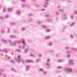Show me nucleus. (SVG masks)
Listing matches in <instances>:
<instances>
[{
  "instance_id": "nucleus-1",
  "label": "nucleus",
  "mask_w": 77,
  "mask_h": 77,
  "mask_svg": "<svg viewBox=\"0 0 77 77\" xmlns=\"http://www.w3.org/2000/svg\"><path fill=\"white\" fill-rule=\"evenodd\" d=\"M64 71L65 72H71L72 71V69L71 68H66L64 69Z\"/></svg>"
},
{
  "instance_id": "nucleus-2",
  "label": "nucleus",
  "mask_w": 77,
  "mask_h": 77,
  "mask_svg": "<svg viewBox=\"0 0 77 77\" xmlns=\"http://www.w3.org/2000/svg\"><path fill=\"white\" fill-rule=\"evenodd\" d=\"M9 42L10 43V44L11 45V46H14V45H15V44H16V42H17V41H15V42H14L13 43V44L12 43V42H11V40H9Z\"/></svg>"
},
{
  "instance_id": "nucleus-3",
  "label": "nucleus",
  "mask_w": 77,
  "mask_h": 77,
  "mask_svg": "<svg viewBox=\"0 0 77 77\" xmlns=\"http://www.w3.org/2000/svg\"><path fill=\"white\" fill-rule=\"evenodd\" d=\"M69 64L71 65H74V63L73 62V61L71 59H70L69 60Z\"/></svg>"
},
{
  "instance_id": "nucleus-4",
  "label": "nucleus",
  "mask_w": 77,
  "mask_h": 77,
  "mask_svg": "<svg viewBox=\"0 0 77 77\" xmlns=\"http://www.w3.org/2000/svg\"><path fill=\"white\" fill-rule=\"evenodd\" d=\"M47 5H48V3L46 2L45 3V5H43V7L45 8H47L48 7V6H47Z\"/></svg>"
},
{
  "instance_id": "nucleus-5",
  "label": "nucleus",
  "mask_w": 77,
  "mask_h": 77,
  "mask_svg": "<svg viewBox=\"0 0 77 77\" xmlns=\"http://www.w3.org/2000/svg\"><path fill=\"white\" fill-rule=\"evenodd\" d=\"M8 51V49H3V50H1L0 49V52H1V51H5L6 53H7V51Z\"/></svg>"
},
{
  "instance_id": "nucleus-6",
  "label": "nucleus",
  "mask_w": 77,
  "mask_h": 77,
  "mask_svg": "<svg viewBox=\"0 0 77 77\" xmlns=\"http://www.w3.org/2000/svg\"><path fill=\"white\" fill-rule=\"evenodd\" d=\"M19 47L20 49H21V48H22V49H24V48H25V46L24 45L22 46L21 47L20 46V45H19Z\"/></svg>"
},
{
  "instance_id": "nucleus-7",
  "label": "nucleus",
  "mask_w": 77,
  "mask_h": 77,
  "mask_svg": "<svg viewBox=\"0 0 77 77\" xmlns=\"http://www.w3.org/2000/svg\"><path fill=\"white\" fill-rule=\"evenodd\" d=\"M10 37L11 38H16L17 36L11 35L10 36Z\"/></svg>"
},
{
  "instance_id": "nucleus-8",
  "label": "nucleus",
  "mask_w": 77,
  "mask_h": 77,
  "mask_svg": "<svg viewBox=\"0 0 77 77\" xmlns=\"http://www.w3.org/2000/svg\"><path fill=\"white\" fill-rule=\"evenodd\" d=\"M20 55L18 56V57L17 58V59L18 60H17V62H18V63H20Z\"/></svg>"
},
{
  "instance_id": "nucleus-9",
  "label": "nucleus",
  "mask_w": 77,
  "mask_h": 77,
  "mask_svg": "<svg viewBox=\"0 0 77 77\" xmlns=\"http://www.w3.org/2000/svg\"><path fill=\"white\" fill-rule=\"evenodd\" d=\"M75 24V22H72L70 25V27H72V26H74V24Z\"/></svg>"
},
{
  "instance_id": "nucleus-10",
  "label": "nucleus",
  "mask_w": 77,
  "mask_h": 77,
  "mask_svg": "<svg viewBox=\"0 0 77 77\" xmlns=\"http://www.w3.org/2000/svg\"><path fill=\"white\" fill-rule=\"evenodd\" d=\"M30 67V66L27 65L26 66V71H28V70H29V68Z\"/></svg>"
},
{
  "instance_id": "nucleus-11",
  "label": "nucleus",
  "mask_w": 77,
  "mask_h": 77,
  "mask_svg": "<svg viewBox=\"0 0 77 77\" xmlns=\"http://www.w3.org/2000/svg\"><path fill=\"white\" fill-rule=\"evenodd\" d=\"M42 27H43V28H44L45 29H47L48 28L47 26L44 25L42 26Z\"/></svg>"
},
{
  "instance_id": "nucleus-12",
  "label": "nucleus",
  "mask_w": 77,
  "mask_h": 77,
  "mask_svg": "<svg viewBox=\"0 0 77 77\" xmlns=\"http://www.w3.org/2000/svg\"><path fill=\"white\" fill-rule=\"evenodd\" d=\"M23 44V45H26V43H25V42H24V39H22L21 40Z\"/></svg>"
},
{
  "instance_id": "nucleus-13",
  "label": "nucleus",
  "mask_w": 77,
  "mask_h": 77,
  "mask_svg": "<svg viewBox=\"0 0 77 77\" xmlns=\"http://www.w3.org/2000/svg\"><path fill=\"white\" fill-rule=\"evenodd\" d=\"M39 71L41 72H44V69L42 68H40L39 69Z\"/></svg>"
},
{
  "instance_id": "nucleus-14",
  "label": "nucleus",
  "mask_w": 77,
  "mask_h": 77,
  "mask_svg": "<svg viewBox=\"0 0 77 77\" xmlns=\"http://www.w3.org/2000/svg\"><path fill=\"white\" fill-rule=\"evenodd\" d=\"M48 45L49 47H51V46L53 45V44L50 42H49V44H48Z\"/></svg>"
},
{
  "instance_id": "nucleus-15",
  "label": "nucleus",
  "mask_w": 77,
  "mask_h": 77,
  "mask_svg": "<svg viewBox=\"0 0 77 77\" xmlns=\"http://www.w3.org/2000/svg\"><path fill=\"white\" fill-rule=\"evenodd\" d=\"M50 38H51V37H50V36H47L45 38V39L48 40L50 39Z\"/></svg>"
},
{
  "instance_id": "nucleus-16",
  "label": "nucleus",
  "mask_w": 77,
  "mask_h": 77,
  "mask_svg": "<svg viewBox=\"0 0 77 77\" xmlns=\"http://www.w3.org/2000/svg\"><path fill=\"white\" fill-rule=\"evenodd\" d=\"M55 14L56 15H57L58 16V15H59V11H56L55 13Z\"/></svg>"
},
{
  "instance_id": "nucleus-17",
  "label": "nucleus",
  "mask_w": 77,
  "mask_h": 77,
  "mask_svg": "<svg viewBox=\"0 0 77 77\" xmlns=\"http://www.w3.org/2000/svg\"><path fill=\"white\" fill-rule=\"evenodd\" d=\"M71 50H74V51H77V48H72L71 49Z\"/></svg>"
},
{
  "instance_id": "nucleus-18",
  "label": "nucleus",
  "mask_w": 77,
  "mask_h": 77,
  "mask_svg": "<svg viewBox=\"0 0 77 77\" xmlns=\"http://www.w3.org/2000/svg\"><path fill=\"white\" fill-rule=\"evenodd\" d=\"M2 41L3 42H4V43H5V44H6V43H7V41H6V40L3 39L2 40Z\"/></svg>"
},
{
  "instance_id": "nucleus-19",
  "label": "nucleus",
  "mask_w": 77,
  "mask_h": 77,
  "mask_svg": "<svg viewBox=\"0 0 77 77\" xmlns=\"http://www.w3.org/2000/svg\"><path fill=\"white\" fill-rule=\"evenodd\" d=\"M26 62L27 63H30L31 62H32V61L31 60H27L26 61Z\"/></svg>"
},
{
  "instance_id": "nucleus-20",
  "label": "nucleus",
  "mask_w": 77,
  "mask_h": 77,
  "mask_svg": "<svg viewBox=\"0 0 77 77\" xmlns=\"http://www.w3.org/2000/svg\"><path fill=\"white\" fill-rule=\"evenodd\" d=\"M8 11L9 12H12V8H8Z\"/></svg>"
},
{
  "instance_id": "nucleus-21",
  "label": "nucleus",
  "mask_w": 77,
  "mask_h": 77,
  "mask_svg": "<svg viewBox=\"0 0 77 77\" xmlns=\"http://www.w3.org/2000/svg\"><path fill=\"white\" fill-rule=\"evenodd\" d=\"M59 12H62L63 13H64V11H63V10L60 9L59 10Z\"/></svg>"
},
{
  "instance_id": "nucleus-22",
  "label": "nucleus",
  "mask_w": 77,
  "mask_h": 77,
  "mask_svg": "<svg viewBox=\"0 0 77 77\" xmlns=\"http://www.w3.org/2000/svg\"><path fill=\"white\" fill-rule=\"evenodd\" d=\"M65 49L67 50H69V47L68 46H66L65 47Z\"/></svg>"
},
{
  "instance_id": "nucleus-23",
  "label": "nucleus",
  "mask_w": 77,
  "mask_h": 77,
  "mask_svg": "<svg viewBox=\"0 0 77 77\" xmlns=\"http://www.w3.org/2000/svg\"><path fill=\"white\" fill-rule=\"evenodd\" d=\"M46 66H50V63H46Z\"/></svg>"
},
{
  "instance_id": "nucleus-24",
  "label": "nucleus",
  "mask_w": 77,
  "mask_h": 77,
  "mask_svg": "<svg viewBox=\"0 0 77 77\" xmlns=\"http://www.w3.org/2000/svg\"><path fill=\"white\" fill-rule=\"evenodd\" d=\"M17 15H20L21 14V13H20V12L19 11H17Z\"/></svg>"
},
{
  "instance_id": "nucleus-25",
  "label": "nucleus",
  "mask_w": 77,
  "mask_h": 77,
  "mask_svg": "<svg viewBox=\"0 0 77 77\" xmlns=\"http://www.w3.org/2000/svg\"><path fill=\"white\" fill-rule=\"evenodd\" d=\"M40 61H41V59H39L36 61V62L38 63V62H40Z\"/></svg>"
},
{
  "instance_id": "nucleus-26",
  "label": "nucleus",
  "mask_w": 77,
  "mask_h": 77,
  "mask_svg": "<svg viewBox=\"0 0 77 77\" xmlns=\"http://www.w3.org/2000/svg\"><path fill=\"white\" fill-rule=\"evenodd\" d=\"M11 70L12 71H13V72H16V71H15V69L13 68H11Z\"/></svg>"
},
{
  "instance_id": "nucleus-27",
  "label": "nucleus",
  "mask_w": 77,
  "mask_h": 77,
  "mask_svg": "<svg viewBox=\"0 0 77 77\" xmlns=\"http://www.w3.org/2000/svg\"><path fill=\"white\" fill-rule=\"evenodd\" d=\"M6 12V8H4L3 9L2 11V12Z\"/></svg>"
},
{
  "instance_id": "nucleus-28",
  "label": "nucleus",
  "mask_w": 77,
  "mask_h": 77,
  "mask_svg": "<svg viewBox=\"0 0 77 77\" xmlns=\"http://www.w3.org/2000/svg\"><path fill=\"white\" fill-rule=\"evenodd\" d=\"M10 24L11 25H15V23L14 22H11Z\"/></svg>"
},
{
  "instance_id": "nucleus-29",
  "label": "nucleus",
  "mask_w": 77,
  "mask_h": 77,
  "mask_svg": "<svg viewBox=\"0 0 77 77\" xmlns=\"http://www.w3.org/2000/svg\"><path fill=\"white\" fill-rule=\"evenodd\" d=\"M53 21V20L51 19H48L47 20V21Z\"/></svg>"
},
{
  "instance_id": "nucleus-30",
  "label": "nucleus",
  "mask_w": 77,
  "mask_h": 77,
  "mask_svg": "<svg viewBox=\"0 0 77 77\" xmlns=\"http://www.w3.org/2000/svg\"><path fill=\"white\" fill-rule=\"evenodd\" d=\"M47 63H49L50 62V58L48 59H47Z\"/></svg>"
},
{
  "instance_id": "nucleus-31",
  "label": "nucleus",
  "mask_w": 77,
  "mask_h": 77,
  "mask_svg": "<svg viewBox=\"0 0 77 77\" xmlns=\"http://www.w3.org/2000/svg\"><path fill=\"white\" fill-rule=\"evenodd\" d=\"M35 6H36V7H37V8H38V7H39V4H36L35 5Z\"/></svg>"
},
{
  "instance_id": "nucleus-32",
  "label": "nucleus",
  "mask_w": 77,
  "mask_h": 77,
  "mask_svg": "<svg viewBox=\"0 0 77 77\" xmlns=\"http://www.w3.org/2000/svg\"><path fill=\"white\" fill-rule=\"evenodd\" d=\"M70 38H72V39H74V35H70Z\"/></svg>"
},
{
  "instance_id": "nucleus-33",
  "label": "nucleus",
  "mask_w": 77,
  "mask_h": 77,
  "mask_svg": "<svg viewBox=\"0 0 77 77\" xmlns=\"http://www.w3.org/2000/svg\"><path fill=\"white\" fill-rule=\"evenodd\" d=\"M21 2H22L23 3H24L26 2V0H20Z\"/></svg>"
},
{
  "instance_id": "nucleus-34",
  "label": "nucleus",
  "mask_w": 77,
  "mask_h": 77,
  "mask_svg": "<svg viewBox=\"0 0 77 77\" xmlns=\"http://www.w3.org/2000/svg\"><path fill=\"white\" fill-rule=\"evenodd\" d=\"M47 74V71L44 72H43L44 75H46V74Z\"/></svg>"
},
{
  "instance_id": "nucleus-35",
  "label": "nucleus",
  "mask_w": 77,
  "mask_h": 77,
  "mask_svg": "<svg viewBox=\"0 0 77 77\" xmlns=\"http://www.w3.org/2000/svg\"><path fill=\"white\" fill-rule=\"evenodd\" d=\"M46 31H47V32H50V31H51L50 30V29H47L46 30Z\"/></svg>"
},
{
  "instance_id": "nucleus-36",
  "label": "nucleus",
  "mask_w": 77,
  "mask_h": 77,
  "mask_svg": "<svg viewBox=\"0 0 77 77\" xmlns=\"http://www.w3.org/2000/svg\"><path fill=\"white\" fill-rule=\"evenodd\" d=\"M27 51H28V49H26L24 51V53H26Z\"/></svg>"
},
{
  "instance_id": "nucleus-37",
  "label": "nucleus",
  "mask_w": 77,
  "mask_h": 77,
  "mask_svg": "<svg viewBox=\"0 0 77 77\" xmlns=\"http://www.w3.org/2000/svg\"><path fill=\"white\" fill-rule=\"evenodd\" d=\"M38 57H42V55L41 54H38Z\"/></svg>"
},
{
  "instance_id": "nucleus-38",
  "label": "nucleus",
  "mask_w": 77,
  "mask_h": 77,
  "mask_svg": "<svg viewBox=\"0 0 77 77\" xmlns=\"http://www.w3.org/2000/svg\"><path fill=\"white\" fill-rule=\"evenodd\" d=\"M3 71H4V70L2 69H0V72H3Z\"/></svg>"
},
{
  "instance_id": "nucleus-39",
  "label": "nucleus",
  "mask_w": 77,
  "mask_h": 77,
  "mask_svg": "<svg viewBox=\"0 0 77 77\" xmlns=\"http://www.w3.org/2000/svg\"><path fill=\"white\" fill-rule=\"evenodd\" d=\"M8 29V31L7 32V33H9V32H10V29H9V28H7Z\"/></svg>"
},
{
  "instance_id": "nucleus-40",
  "label": "nucleus",
  "mask_w": 77,
  "mask_h": 77,
  "mask_svg": "<svg viewBox=\"0 0 77 77\" xmlns=\"http://www.w3.org/2000/svg\"><path fill=\"white\" fill-rule=\"evenodd\" d=\"M41 22L40 21H39L38 22V24L39 25H41Z\"/></svg>"
},
{
  "instance_id": "nucleus-41",
  "label": "nucleus",
  "mask_w": 77,
  "mask_h": 77,
  "mask_svg": "<svg viewBox=\"0 0 77 77\" xmlns=\"http://www.w3.org/2000/svg\"><path fill=\"white\" fill-rule=\"evenodd\" d=\"M67 53L68 54L69 53H71V51H67Z\"/></svg>"
},
{
  "instance_id": "nucleus-42",
  "label": "nucleus",
  "mask_w": 77,
  "mask_h": 77,
  "mask_svg": "<svg viewBox=\"0 0 77 77\" xmlns=\"http://www.w3.org/2000/svg\"><path fill=\"white\" fill-rule=\"evenodd\" d=\"M67 57L68 58H70V54H67Z\"/></svg>"
},
{
  "instance_id": "nucleus-43",
  "label": "nucleus",
  "mask_w": 77,
  "mask_h": 77,
  "mask_svg": "<svg viewBox=\"0 0 77 77\" xmlns=\"http://www.w3.org/2000/svg\"><path fill=\"white\" fill-rule=\"evenodd\" d=\"M32 14L29 13L28 14V16L29 17H31V16H32Z\"/></svg>"
},
{
  "instance_id": "nucleus-44",
  "label": "nucleus",
  "mask_w": 77,
  "mask_h": 77,
  "mask_svg": "<svg viewBox=\"0 0 77 77\" xmlns=\"http://www.w3.org/2000/svg\"><path fill=\"white\" fill-rule=\"evenodd\" d=\"M25 4L22 5L21 6H22V8H24V7H25Z\"/></svg>"
},
{
  "instance_id": "nucleus-45",
  "label": "nucleus",
  "mask_w": 77,
  "mask_h": 77,
  "mask_svg": "<svg viewBox=\"0 0 77 77\" xmlns=\"http://www.w3.org/2000/svg\"><path fill=\"white\" fill-rule=\"evenodd\" d=\"M63 17H64L63 18V20H66L67 19V17L66 16H64Z\"/></svg>"
},
{
  "instance_id": "nucleus-46",
  "label": "nucleus",
  "mask_w": 77,
  "mask_h": 77,
  "mask_svg": "<svg viewBox=\"0 0 77 77\" xmlns=\"http://www.w3.org/2000/svg\"><path fill=\"white\" fill-rule=\"evenodd\" d=\"M22 30L23 31V30H26V28L24 27H23L22 28Z\"/></svg>"
},
{
  "instance_id": "nucleus-47",
  "label": "nucleus",
  "mask_w": 77,
  "mask_h": 77,
  "mask_svg": "<svg viewBox=\"0 0 77 77\" xmlns=\"http://www.w3.org/2000/svg\"><path fill=\"white\" fill-rule=\"evenodd\" d=\"M74 14H75L76 15H77V11L76 10L75 11V12L74 13Z\"/></svg>"
},
{
  "instance_id": "nucleus-48",
  "label": "nucleus",
  "mask_w": 77,
  "mask_h": 77,
  "mask_svg": "<svg viewBox=\"0 0 77 77\" xmlns=\"http://www.w3.org/2000/svg\"><path fill=\"white\" fill-rule=\"evenodd\" d=\"M20 61H21V62H22L23 63H24V60H20Z\"/></svg>"
},
{
  "instance_id": "nucleus-49",
  "label": "nucleus",
  "mask_w": 77,
  "mask_h": 77,
  "mask_svg": "<svg viewBox=\"0 0 77 77\" xmlns=\"http://www.w3.org/2000/svg\"><path fill=\"white\" fill-rule=\"evenodd\" d=\"M30 56H31V57H35V56L33 54H30Z\"/></svg>"
},
{
  "instance_id": "nucleus-50",
  "label": "nucleus",
  "mask_w": 77,
  "mask_h": 77,
  "mask_svg": "<svg viewBox=\"0 0 77 77\" xmlns=\"http://www.w3.org/2000/svg\"><path fill=\"white\" fill-rule=\"evenodd\" d=\"M45 17H50V15L49 14H46Z\"/></svg>"
},
{
  "instance_id": "nucleus-51",
  "label": "nucleus",
  "mask_w": 77,
  "mask_h": 77,
  "mask_svg": "<svg viewBox=\"0 0 77 77\" xmlns=\"http://www.w3.org/2000/svg\"><path fill=\"white\" fill-rule=\"evenodd\" d=\"M11 63H15V62H14V61L12 60H11Z\"/></svg>"
},
{
  "instance_id": "nucleus-52",
  "label": "nucleus",
  "mask_w": 77,
  "mask_h": 77,
  "mask_svg": "<svg viewBox=\"0 0 77 77\" xmlns=\"http://www.w3.org/2000/svg\"><path fill=\"white\" fill-rule=\"evenodd\" d=\"M54 52V50H51L50 51V52H51V53H53Z\"/></svg>"
},
{
  "instance_id": "nucleus-53",
  "label": "nucleus",
  "mask_w": 77,
  "mask_h": 77,
  "mask_svg": "<svg viewBox=\"0 0 77 77\" xmlns=\"http://www.w3.org/2000/svg\"><path fill=\"white\" fill-rule=\"evenodd\" d=\"M71 18L72 19V20H73V19L74 18V16H71Z\"/></svg>"
},
{
  "instance_id": "nucleus-54",
  "label": "nucleus",
  "mask_w": 77,
  "mask_h": 77,
  "mask_svg": "<svg viewBox=\"0 0 77 77\" xmlns=\"http://www.w3.org/2000/svg\"><path fill=\"white\" fill-rule=\"evenodd\" d=\"M9 17V15H6L5 16V17L6 18H8Z\"/></svg>"
},
{
  "instance_id": "nucleus-55",
  "label": "nucleus",
  "mask_w": 77,
  "mask_h": 77,
  "mask_svg": "<svg viewBox=\"0 0 77 77\" xmlns=\"http://www.w3.org/2000/svg\"><path fill=\"white\" fill-rule=\"evenodd\" d=\"M58 69H62V67L61 66H58L57 67Z\"/></svg>"
},
{
  "instance_id": "nucleus-56",
  "label": "nucleus",
  "mask_w": 77,
  "mask_h": 77,
  "mask_svg": "<svg viewBox=\"0 0 77 77\" xmlns=\"http://www.w3.org/2000/svg\"><path fill=\"white\" fill-rule=\"evenodd\" d=\"M58 63H60L62 62V61L60 60H58Z\"/></svg>"
},
{
  "instance_id": "nucleus-57",
  "label": "nucleus",
  "mask_w": 77,
  "mask_h": 77,
  "mask_svg": "<svg viewBox=\"0 0 77 77\" xmlns=\"http://www.w3.org/2000/svg\"><path fill=\"white\" fill-rule=\"evenodd\" d=\"M29 21H32V19L30 18L29 20Z\"/></svg>"
},
{
  "instance_id": "nucleus-58",
  "label": "nucleus",
  "mask_w": 77,
  "mask_h": 77,
  "mask_svg": "<svg viewBox=\"0 0 77 77\" xmlns=\"http://www.w3.org/2000/svg\"><path fill=\"white\" fill-rule=\"evenodd\" d=\"M4 32H5V30H1V33H4Z\"/></svg>"
},
{
  "instance_id": "nucleus-59",
  "label": "nucleus",
  "mask_w": 77,
  "mask_h": 77,
  "mask_svg": "<svg viewBox=\"0 0 77 77\" xmlns=\"http://www.w3.org/2000/svg\"><path fill=\"white\" fill-rule=\"evenodd\" d=\"M16 51H18V52H21V50H20L17 49Z\"/></svg>"
},
{
  "instance_id": "nucleus-60",
  "label": "nucleus",
  "mask_w": 77,
  "mask_h": 77,
  "mask_svg": "<svg viewBox=\"0 0 77 77\" xmlns=\"http://www.w3.org/2000/svg\"><path fill=\"white\" fill-rule=\"evenodd\" d=\"M66 14H63V17H66Z\"/></svg>"
},
{
  "instance_id": "nucleus-61",
  "label": "nucleus",
  "mask_w": 77,
  "mask_h": 77,
  "mask_svg": "<svg viewBox=\"0 0 77 77\" xmlns=\"http://www.w3.org/2000/svg\"><path fill=\"white\" fill-rule=\"evenodd\" d=\"M3 76L4 77H6V74H3Z\"/></svg>"
},
{
  "instance_id": "nucleus-62",
  "label": "nucleus",
  "mask_w": 77,
  "mask_h": 77,
  "mask_svg": "<svg viewBox=\"0 0 77 77\" xmlns=\"http://www.w3.org/2000/svg\"><path fill=\"white\" fill-rule=\"evenodd\" d=\"M67 2H68V3H71V1H70L69 0H68L67 1Z\"/></svg>"
},
{
  "instance_id": "nucleus-63",
  "label": "nucleus",
  "mask_w": 77,
  "mask_h": 77,
  "mask_svg": "<svg viewBox=\"0 0 77 77\" xmlns=\"http://www.w3.org/2000/svg\"><path fill=\"white\" fill-rule=\"evenodd\" d=\"M66 27L65 26H64L63 27V29H66Z\"/></svg>"
},
{
  "instance_id": "nucleus-64",
  "label": "nucleus",
  "mask_w": 77,
  "mask_h": 77,
  "mask_svg": "<svg viewBox=\"0 0 77 77\" xmlns=\"http://www.w3.org/2000/svg\"><path fill=\"white\" fill-rule=\"evenodd\" d=\"M15 61H17V58H15Z\"/></svg>"
}]
</instances>
